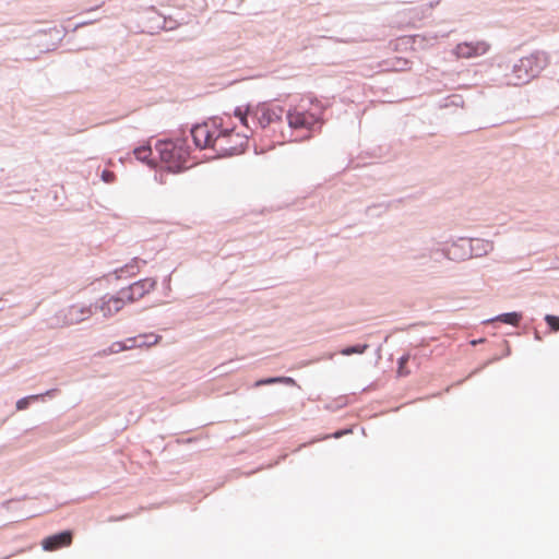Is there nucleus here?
Returning a JSON list of instances; mask_svg holds the SVG:
<instances>
[{"label": "nucleus", "instance_id": "obj_1", "mask_svg": "<svg viewBox=\"0 0 559 559\" xmlns=\"http://www.w3.org/2000/svg\"><path fill=\"white\" fill-rule=\"evenodd\" d=\"M218 126L216 121L211 120L201 124H197L191 130L194 144L200 148L212 147L222 155H236L242 153L247 145L246 135H235V144L227 143L226 135H217Z\"/></svg>", "mask_w": 559, "mask_h": 559}, {"label": "nucleus", "instance_id": "obj_2", "mask_svg": "<svg viewBox=\"0 0 559 559\" xmlns=\"http://www.w3.org/2000/svg\"><path fill=\"white\" fill-rule=\"evenodd\" d=\"M320 115L321 110L317 105L309 109L304 105H298L288 111L287 120L292 129L305 131L306 133L301 138L308 139L313 128L320 123Z\"/></svg>", "mask_w": 559, "mask_h": 559}, {"label": "nucleus", "instance_id": "obj_3", "mask_svg": "<svg viewBox=\"0 0 559 559\" xmlns=\"http://www.w3.org/2000/svg\"><path fill=\"white\" fill-rule=\"evenodd\" d=\"M157 150L160 155V159L167 165L171 171H179L188 168V152L182 145L175 144L173 142H162L157 145Z\"/></svg>", "mask_w": 559, "mask_h": 559}, {"label": "nucleus", "instance_id": "obj_4", "mask_svg": "<svg viewBox=\"0 0 559 559\" xmlns=\"http://www.w3.org/2000/svg\"><path fill=\"white\" fill-rule=\"evenodd\" d=\"M283 112L284 110L281 106L260 104L255 107L253 117L262 128H265L281 120Z\"/></svg>", "mask_w": 559, "mask_h": 559}, {"label": "nucleus", "instance_id": "obj_5", "mask_svg": "<svg viewBox=\"0 0 559 559\" xmlns=\"http://www.w3.org/2000/svg\"><path fill=\"white\" fill-rule=\"evenodd\" d=\"M156 285L153 278H144L133 283L127 288H122V296L126 297L129 304L143 298L146 294L152 292Z\"/></svg>", "mask_w": 559, "mask_h": 559}, {"label": "nucleus", "instance_id": "obj_6", "mask_svg": "<svg viewBox=\"0 0 559 559\" xmlns=\"http://www.w3.org/2000/svg\"><path fill=\"white\" fill-rule=\"evenodd\" d=\"M127 304L126 297L122 296V290L117 296L104 297L97 305V308L105 318H110L118 313Z\"/></svg>", "mask_w": 559, "mask_h": 559}, {"label": "nucleus", "instance_id": "obj_7", "mask_svg": "<svg viewBox=\"0 0 559 559\" xmlns=\"http://www.w3.org/2000/svg\"><path fill=\"white\" fill-rule=\"evenodd\" d=\"M73 534L71 531L50 535L43 539L41 546L46 551H55L57 549L68 547L72 544Z\"/></svg>", "mask_w": 559, "mask_h": 559}, {"label": "nucleus", "instance_id": "obj_8", "mask_svg": "<svg viewBox=\"0 0 559 559\" xmlns=\"http://www.w3.org/2000/svg\"><path fill=\"white\" fill-rule=\"evenodd\" d=\"M489 46L486 43H462L455 47V55L459 58H473L481 56L488 51Z\"/></svg>", "mask_w": 559, "mask_h": 559}, {"label": "nucleus", "instance_id": "obj_9", "mask_svg": "<svg viewBox=\"0 0 559 559\" xmlns=\"http://www.w3.org/2000/svg\"><path fill=\"white\" fill-rule=\"evenodd\" d=\"M91 313L92 312H91L90 309H84V308L79 307V306H72L69 309V314H70L71 322H80V321L84 320L85 318L90 317Z\"/></svg>", "mask_w": 559, "mask_h": 559}, {"label": "nucleus", "instance_id": "obj_10", "mask_svg": "<svg viewBox=\"0 0 559 559\" xmlns=\"http://www.w3.org/2000/svg\"><path fill=\"white\" fill-rule=\"evenodd\" d=\"M140 337L141 348H150L154 345H157L162 340V336L155 333L140 334Z\"/></svg>", "mask_w": 559, "mask_h": 559}, {"label": "nucleus", "instance_id": "obj_11", "mask_svg": "<svg viewBox=\"0 0 559 559\" xmlns=\"http://www.w3.org/2000/svg\"><path fill=\"white\" fill-rule=\"evenodd\" d=\"M274 383H284V384H294L295 381L293 378L289 377H275V378H267L263 380H259L255 382V386H261L265 384H274Z\"/></svg>", "mask_w": 559, "mask_h": 559}, {"label": "nucleus", "instance_id": "obj_12", "mask_svg": "<svg viewBox=\"0 0 559 559\" xmlns=\"http://www.w3.org/2000/svg\"><path fill=\"white\" fill-rule=\"evenodd\" d=\"M522 316L518 312H510L500 314L497 320L507 324L518 325Z\"/></svg>", "mask_w": 559, "mask_h": 559}, {"label": "nucleus", "instance_id": "obj_13", "mask_svg": "<svg viewBox=\"0 0 559 559\" xmlns=\"http://www.w3.org/2000/svg\"><path fill=\"white\" fill-rule=\"evenodd\" d=\"M126 346L123 345L122 341L114 342L108 348L103 349L102 355L108 356L111 354H118L120 352H124Z\"/></svg>", "mask_w": 559, "mask_h": 559}, {"label": "nucleus", "instance_id": "obj_14", "mask_svg": "<svg viewBox=\"0 0 559 559\" xmlns=\"http://www.w3.org/2000/svg\"><path fill=\"white\" fill-rule=\"evenodd\" d=\"M217 135H226L228 138L227 143L229 145H233V144H235V139H236L235 135H242V134L239 132H235L234 129H228V128L219 129L218 128ZM245 135L248 138V134H245Z\"/></svg>", "mask_w": 559, "mask_h": 559}, {"label": "nucleus", "instance_id": "obj_15", "mask_svg": "<svg viewBox=\"0 0 559 559\" xmlns=\"http://www.w3.org/2000/svg\"><path fill=\"white\" fill-rule=\"evenodd\" d=\"M367 348H368L367 344L349 346V347H346V348L342 349L341 354L344 355V356H349V355H353V354H362V353H365V350Z\"/></svg>", "mask_w": 559, "mask_h": 559}, {"label": "nucleus", "instance_id": "obj_16", "mask_svg": "<svg viewBox=\"0 0 559 559\" xmlns=\"http://www.w3.org/2000/svg\"><path fill=\"white\" fill-rule=\"evenodd\" d=\"M409 360V355H404L399 359V368H397V374L401 377L408 376L411 371L407 369V362Z\"/></svg>", "mask_w": 559, "mask_h": 559}, {"label": "nucleus", "instance_id": "obj_17", "mask_svg": "<svg viewBox=\"0 0 559 559\" xmlns=\"http://www.w3.org/2000/svg\"><path fill=\"white\" fill-rule=\"evenodd\" d=\"M411 62L404 58H395L394 62L391 66V70L394 71H405L409 69Z\"/></svg>", "mask_w": 559, "mask_h": 559}, {"label": "nucleus", "instance_id": "obj_18", "mask_svg": "<svg viewBox=\"0 0 559 559\" xmlns=\"http://www.w3.org/2000/svg\"><path fill=\"white\" fill-rule=\"evenodd\" d=\"M140 340L141 337L139 334L138 336L128 337L126 341H122L123 345L126 346V350L141 348Z\"/></svg>", "mask_w": 559, "mask_h": 559}, {"label": "nucleus", "instance_id": "obj_19", "mask_svg": "<svg viewBox=\"0 0 559 559\" xmlns=\"http://www.w3.org/2000/svg\"><path fill=\"white\" fill-rule=\"evenodd\" d=\"M134 155L139 160H146L151 155V148L150 147H138L134 150Z\"/></svg>", "mask_w": 559, "mask_h": 559}, {"label": "nucleus", "instance_id": "obj_20", "mask_svg": "<svg viewBox=\"0 0 559 559\" xmlns=\"http://www.w3.org/2000/svg\"><path fill=\"white\" fill-rule=\"evenodd\" d=\"M545 321L550 326V329L555 332L559 331V317L547 314L545 317Z\"/></svg>", "mask_w": 559, "mask_h": 559}, {"label": "nucleus", "instance_id": "obj_21", "mask_svg": "<svg viewBox=\"0 0 559 559\" xmlns=\"http://www.w3.org/2000/svg\"><path fill=\"white\" fill-rule=\"evenodd\" d=\"M37 397H38L37 395H33V396H29V397H24V399L19 400L17 403H16V408L20 409V411L27 408V406L29 404V401L31 400H35Z\"/></svg>", "mask_w": 559, "mask_h": 559}, {"label": "nucleus", "instance_id": "obj_22", "mask_svg": "<svg viewBox=\"0 0 559 559\" xmlns=\"http://www.w3.org/2000/svg\"><path fill=\"white\" fill-rule=\"evenodd\" d=\"M533 59L532 58H523L520 60V63L515 66V70L520 71L522 69H527L530 66H532Z\"/></svg>", "mask_w": 559, "mask_h": 559}, {"label": "nucleus", "instance_id": "obj_23", "mask_svg": "<svg viewBox=\"0 0 559 559\" xmlns=\"http://www.w3.org/2000/svg\"><path fill=\"white\" fill-rule=\"evenodd\" d=\"M235 116L239 119L242 126L248 127L247 123V111H242L240 108L235 110Z\"/></svg>", "mask_w": 559, "mask_h": 559}, {"label": "nucleus", "instance_id": "obj_24", "mask_svg": "<svg viewBox=\"0 0 559 559\" xmlns=\"http://www.w3.org/2000/svg\"><path fill=\"white\" fill-rule=\"evenodd\" d=\"M102 177L106 182H112L115 180V174L109 170L103 171Z\"/></svg>", "mask_w": 559, "mask_h": 559}, {"label": "nucleus", "instance_id": "obj_25", "mask_svg": "<svg viewBox=\"0 0 559 559\" xmlns=\"http://www.w3.org/2000/svg\"><path fill=\"white\" fill-rule=\"evenodd\" d=\"M401 40L405 41L406 44L411 43V39L406 37L402 38Z\"/></svg>", "mask_w": 559, "mask_h": 559}, {"label": "nucleus", "instance_id": "obj_26", "mask_svg": "<svg viewBox=\"0 0 559 559\" xmlns=\"http://www.w3.org/2000/svg\"><path fill=\"white\" fill-rule=\"evenodd\" d=\"M342 435H343V432H336V433L334 435V437H335V438H340Z\"/></svg>", "mask_w": 559, "mask_h": 559}]
</instances>
